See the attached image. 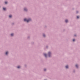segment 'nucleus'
Masks as SVG:
<instances>
[{"mask_svg":"<svg viewBox=\"0 0 80 80\" xmlns=\"http://www.w3.org/2000/svg\"><path fill=\"white\" fill-rule=\"evenodd\" d=\"M66 68H68V66H66Z\"/></svg>","mask_w":80,"mask_h":80,"instance_id":"423d86ee","label":"nucleus"},{"mask_svg":"<svg viewBox=\"0 0 80 80\" xmlns=\"http://www.w3.org/2000/svg\"><path fill=\"white\" fill-rule=\"evenodd\" d=\"M77 13H78V12H77Z\"/></svg>","mask_w":80,"mask_h":80,"instance_id":"6ab92c4d","label":"nucleus"},{"mask_svg":"<svg viewBox=\"0 0 80 80\" xmlns=\"http://www.w3.org/2000/svg\"><path fill=\"white\" fill-rule=\"evenodd\" d=\"M11 36H13V33H12L11 34Z\"/></svg>","mask_w":80,"mask_h":80,"instance_id":"9d476101","label":"nucleus"},{"mask_svg":"<svg viewBox=\"0 0 80 80\" xmlns=\"http://www.w3.org/2000/svg\"><path fill=\"white\" fill-rule=\"evenodd\" d=\"M12 17V15H10L9 16V18H11Z\"/></svg>","mask_w":80,"mask_h":80,"instance_id":"7ed1b4c3","label":"nucleus"},{"mask_svg":"<svg viewBox=\"0 0 80 80\" xmlns=\"http://www.w3.org/2000/svg\"><path fill=\"white\" fill-rule=\"evenodd\" d=\"M8 52H6V55H7V54H8Z\"/></svg>","mask_w":80,"mask_h":80,"instance_id":"9b49d317","label":"nucleus"},{"mask_svg":"<svg viewBox=\"0 0 80 80\" xmlns=\"http://www.w3.org/2000/svg\"><path fill=\"white\" fill-rule=\"evenodd\" d=\"M3 10H6V8H3Z\"/></svg>","mask_w":80,"mask_h":80,"instance_id":"6e6552de","label":"nucleus"},{"mask_svg":"<svg viewBox=\"0 0 80 80\" xmlns=\"http://www.w3.org/2000/svg\"><path fill=\"white\" fill-rule=\"evenodd\" d=\"M43 36L44 37H45V34H43Z\"/></svg>","mask_w":80,"mask_h":80,"instance_id":"dca6fc26","label":"nucleus"},{"mask_svg":"<svg viewBox=\"0 0 80 80\" xmlns=\"http://www.w3.org/2000/svg\"><path fill=\"white\" fill-rule=\"evenodd\" d=\"M74 36H76V35H74Z\"/></svg>","mask_w":80,"mask_h":80,"instance_id":"a211bd4d","label":"nucleus"},{"mask_svg":"<svg viewBox=\"0 0 80 80\" xmlns=\"http://www.w3.org/2000/svg\"><path fill=\"white\" fill-rule=\"evenodd\" d=\"M44 71H46V69H44Z\"/></svg>","mask_w":80,"mask_h":80,"instance_id":"f3484780","label":"nucleus"},{"mask_svg":"<svg viewBox=\"0 0 80 80\" xmlns=\"http://www.w3.org/2000/svg\"><path fill=\"white\" fill-rule=\"evenodd\" d=\"M24 10H25V11H27V9L26 8H24Z\"/></svg>","mask_w":80,"mask_h":80,"instance_id":"39448f33","label":"nucleus"},{"mask_svg":"<svg viewBox=\"0 0 80 80\" xmlns=\"http://www.w3.org/2000/svg\"><path fill=\"white\" fill-rule=\"evenodd\" d=\"M5 4H7V2H5Z\"/></svg>","mask_w":80,"mask_h":80,"instance_id":"4468645a","label":"nucleus"},{"mask_svg":"<svg viewBox=\"0 0 80 80\" xmlns=\"http://www.w3.org/2000/svg\"><path fill=\"white\" fill-rule=\"evenodd\" d=\"M75 40V39H73V42H74Z\"/></svg>","mask_w":80,"mask_h":80,"instance_id":"2eb2a0df","label":"nucleus"},{"mask_svg":"<svg viewBox=\"0 0 80 80\" xmlns=\"http://www.w3.org/2000/svg\"><path fill=\"white\" fill-rule=\"evenodd\" d=\"M50 54H51V52H48V55H49V57H50Z\"/></svg>","mask_w":80,"mask_h":80,"instance_id":"f03ea898","label":"nucleus"},{"mask_svg":"<svg viewBox=\"0 0 80 80\" xmlns=\"http://www.w3.org/2000/svg\"><path fill=\"white\" fill-rule=\"evenodd\" d=\"M65 22L66 23H67L68 22V20H66L65 21Z\"/></svg>","mask_w":80,"mask_h":80,"instance_id":"20e7f679","label":"nucleus"},{"mask_svg":"<svg viewBox=\"0 0 80 80\" xmlns=\"http://www.w3.org/2000/svg\"><path fill=\"white\" fill-rule=\"evenodd\" d=\"M44 55L45 56V57H47V54H44Z\"/></svg>","mask_w":80,"mask_h":80,"instance_id":"0eeeda50","label":"nucleus"},{"mask_svg":"<svg viewBox=\"0 0 80 80\" xmlns=\"http://www.w3.org/2000/svg\"><path fill=\"white\" fill-rule=\"evenodd\" d=\"M20 68V66H18V68Z\"/></svg>","mask_w":80,"mask_h":80,"instance_id":"1a4fd4ad","label":"nucleus"},{"mask_svg":"<svg viewBox=\"0 0 80 80\" xmlns=\"http://www.w3.org/2000/svg\"><path fill=\"white\" fill-rule=\"evenodd\" d=\"M76 67H77V68H78V65H77V64H76Z\"/></svg>","mask_w":80,"mask_h":80,"instance_id":"f8f14e48","label":"nucleus"},{"mask_svg":"<svg viewBox=\"0 0 80 80\" xmlns=\"http://www.w3.org/2000/svg\"><path fill=\"white\" fill-rule=\"evenodd\" d=\"M30 20H31V19H29L28 20L27 19H24V21H26L27 22H30Z\"/></svg>","mask_w":80,"mask_h":80,"instance_id":"f257e3e1","label":"nucleus"},{"mask_svg":"<svg viewBox=\"0 0 80 80\" xmlns=\"http://www.w3.org/2000/svg\"><path fill=\"white\" fill-rule=\"evenodd\" d=\"M77 18H79V16H77Z\"/></svg>","mask_w":80,"mask_h":80,"instance_id":"ddd939ff","label":"nucleus"}]
</instances>
